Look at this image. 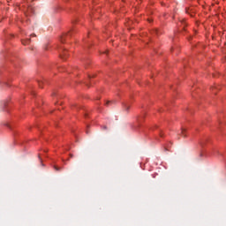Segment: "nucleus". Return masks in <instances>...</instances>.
Segmentation results:
<instances>
[{"label":"nucleus","instance_id":"f257e3e1","mask_svg":"<svg viewBox=\"0 0 226 226\" xmlns=\"http://www.w3.org/2000/svg\"><path fill=\"white\" fill-rule=\"evenodd\" d=\"M60 57H62L64 60L68 57V53H67L66 49H64L63 51V53L60 55Z\"/></svg>","mask_w":226,"mask_h":226},{"label":"nucleus","instance_id":"f03ea898","mask_svg":"<svg viewBox=\"0 0 226 226\" xmlns=\"http://www.w3.org/2000/svg\"><path fill=\"white\" fill-rule=\"evenodd\" d=\"M70 36H72V34H68L67 35H63L61 37V42L64 43V40H66V38H70Z\"/></svg>","mask_w":226,"mask_h":226},{"label":"nucleus","instance_id":"7ed1b4c3","mask_svg":"<svg viewBox=\"0 0 226 226\" xmlns=\"http://www.w3.org/2000/svg\"><path fill=\"white\" fill-rule=\"evenodd\" d=\"M124 112H129V110H130V105H128V104H124Z\"/></svg>","mask_w":226,"mask_h":226},{"label":"nucleus","instance_id":"20e7f679","mask_svg":"<svg viewBox=\"0 0 226 226\" xmlns=\"http://www.w3.org/2000/svg\"><path fill=\"white\" fill-rule=\"evenodd\" d=\"M31 41V39H26V41H22V43L24 45H29V42Z\"/></svg>","mask_w":226,"mask_h":226},{"label":"nucleus","instance_id":"39448f33","mask_svg":"<svg viewBox=\"0 0 226 226\" xmlns=\"http://www.w3.org/2000/svg\"><path fill=\"white\" fill-rule=\"evenodd\" d=\"M181 135H182L183 137H186V129L182 128Z\"/></svg>","mask_w":226,"mask_h":226},{"label":"nucleus","instance_id":"423d86ee","mask_svg":"<svg viewBox=\"0 0 226 226\" xmlns=\"http://www.w3.org/2000/svg\"><path fill=\"white\" fill-rule=\"evenodd\" d=\"M154 33H155V34H160V30L155 29V30H154Z\"/></svg>","mask_w":226,"mask_h":226},{"label":"nucleus","instance_id":"0eeeda50","mask_svg":"<svg viewBox=\"0 0 226 226\" xmlns=\"http://www.w3.org/2000/svg\"><path fill=\"white\" fill-rule=\"evenodd\" d=\"M55 170L58 171L61 170V168L57 167V166H54Z\"/></svg>","mask_w":226,"mask_h":226},{"label":"nucleus","instance_id":"6e6552de","mask_svg":"<svg viewBox=\"0 0 226 226\" xmlns=\"http://www.w3.org/2000/svg\"><path fill=\"white\" fill-rule=\"evenodd\" d=\"M109 103H110V102H106V105H109Z\"/></svg>","mask_w":226,"mask_h":226},{"label":"nucleus","instance_id":"1a4fd4ad","mask_svg":"<svg viewBox=\"0 0 226 226\" xmlns=\"http://www.w3.org/2000/svg\"><path fill=\"white\" fill-rule=\"evenodd\" d=\"M72 107H77V104H73Z\"/></svg>","mask_w":226,"mask_h":226},{"label":"nucleus","instance_id":"9d476101","mask_svg":"<svg viewBox=\"0 0 226 226\" xmlns=\"http://www.w3.org/2000/svg\"><path fill=\"white\" fill-rule=\"evenodd\" d=\"M70 156H71V158H73V154H71Z\"/></svg>","mask_w":226,"mask_h":226},{"label":"nucleus","instance_id":"9b49d317","mask_svg":"<svg viewBox=\"0 0 226 226\" xmlns=\"http://www.w3.org/2000/svg\"><path fill=\"white\" fill-rule=\"evenodd\" d=\"M91 77H92L91 75H88V78H89V79H91Z\"/></svg>","mask_w":226,"mask_h":226},{"label":"nucleus","instance_id":"f8f14e48","mask_svg":"<svg viewBox=\"0 0 226 226\" xmlns=\"http://www.w3.org/2000/svg\"><path fill=\"white\" fill-rule=\"evenodd\" d=\"M39 86L41 87V83H39Z\"/></svg>","mask_w":226,"mask_h":226},{"label":"nucleus","instance_id":"ddd939ff","mask_svg":"<svg viewBox=\"0 0 226 226\" xmlns=\"http://www.w3.org/2000/svg\"><path fill=\"white\" fill-rule=\"evenodd\" d=\"M53 96H56V93H53Z\"/></svg>","mask_w":226,"mask_h":226},{"label":"nucleus","instance_id":"4468645a","mask_svg":"<svg viewBox=\"0 0 226 226\" xmlns=\"http://www.w3.org/2000/svg\"><path fill=\"white\" fill-rule=\"evenodd\" d=\"M31 36H36L35 34H32Z\"/></svg>","mask_w":226,"mask_h":226},{"label":"nucleus","instance_id":"2eb2a0df","mask_svg":"<svg viewBox=\"0 0 226 226\" xmlns=\"http://www.w3.org/2000/svg\"><path fill=\"white\" fill-rule=\"evenodd\" d=\"M161 135V137H163V135H162V134H160Z\"/></svg>","mask_w":226,"mask_h":226}]
</instances>
